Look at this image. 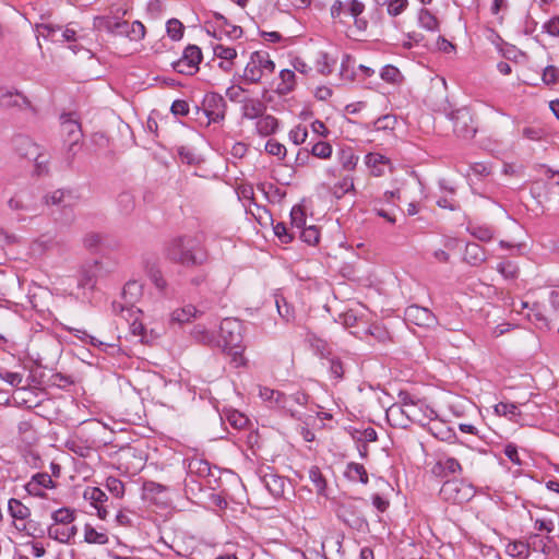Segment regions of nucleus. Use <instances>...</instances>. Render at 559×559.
<instances>
[{"mask_svg":"<svg viewBox=\"0 0 559 559\" xmlns=\"http://www.w3.org/2000/svg\"><path fill=\"white\" fill-rule=\"evenodd\" d=\"M433 436L439 438L442 441L453 442L455 439V432L451 428H443L442 425L433 426L430 428Z\"/></svg>","mask_w":559,"mask_h":559,"instance_id":"6e6d98bb","label":"nucleus"},{"mask_svg":"<svg viewBox=\"0 0 559 559\" xmlns=\"http://www.w3.org/2000/svg\"><path fill=\"white\" fill-rule=\"evenodd\" d=\"M275 305L278 316L287 323L293 322L296 318L295 309L289 305L283 296L275 297Z\"/></svg>","mask_w":559,"mask_h":559,"instance_id":"7c9ffc66","label":"nucleus"},{"mask_svg":"<svg viewBox=\"0 0 559 559\" xmlns=\"http://www.w3.org/2000/svg\"><path fill=\"white\" fill-rule=\"evenodd\" d=\"M454 133L462 139H472L476 133L473 116L467 108L457 109L450 115Z\"/></svg>","mask_w":559,"mask_h":559,"instance_id":"0eeeda50","label":"nucleus"},{"mask_svg":"<svg viewBox=\"0 0 559 559\" xmlns=\"http://www.w3.org/2000/svg\"><path fill=\"white\" fill-rule=\"evenodd\" d=\"M365 160L373 176H381L383 167L389 163V159L380 153H369L366 155Z\"/></svg>","mask_w":559,"mask_h":559,"instance_id":"bb28decb","label":"nucleus"},{"mask_svg":"<svg viewBox=\"0 0 559 559\" xmlns=\"http://www.w3.org/2000/svg\"><path fill=\"white\" fill-rule=\"evenodd\" d=\"M214 55L223 60H233L237 57V51L233 47L216 45L213 47Z\"/></svg>","mask_w":559,"mask_h":559,"instance_id":"4d7b16f0","label":"nucleus"},{"mask_svg":"<svg viewBox=\"0 0 559 559\" xmlns=\"http://www.w3.org/2000/svg\"><path fill=\"white\" fill-rule=\"evenodd\" d=\"M15 145L19 153L27 159H38L41 157L39 146L34 143L29 138L19 136L15 139Z\"/></svg>","mask_w":559,"mask_h":559,"instance_id":"a211bd4d","label":"nucleus"},{"mask_svg":"<svg viewBox=\"0 0 559 559\" xmlns=\"http://www.w3.org/2000/svg\"><path fill=\"white\" fill-rule=\"evenodd\" d=\"M507 552L512 557L527 559L530 557L528 539L526 542L514 540L509 543Z\"/></svg>","mask_w":559,"mask_h":559,"instance_id":"f704fd0d","label":"nucleus"},{"mask_svg":"<svg viewBox=\"0 0 559 559\" xmlns=\"http://www.w3.org/2000/svg\"><path fill=\"white\" fill-rule=\"evenodd\" d=\"M142 295L143 285L138 281H129L121 293L123 304L115 301L112 304L114 311L121 314L132 312L134 305L141 299Z\"/></svg>","mask_w":559,"mask_h":559,"instance_id":"423d86ee","label":"nucleus"},{"mask_svg":"<svg viewBox=\"0 0 559 559\" xmlns=\"http://www.w3.org/2000/svg\"><path fill=\"white\" fill-rule=\"evenodd\" d=\"M174 70L181 74H193L197 72L198 69H195L192 64L180 58L178 61L173 63Z\"/></svg>","mask_w":559,"mask_h":559,"instance_id":"338daca9","label":"nucleus"},{"mask_svg":"<svg viewBox=\"0 0 559 559\" xmlns=\"http://www.w3.org/2000/svg\"><path fill=\"white\" fill-rule=\"evenodd\" d=\"M203 110L206 117L209 118V122H219L224 120L226 114V102L224 97L217 93H207L204 96Z\"/></svg>","mask_w":559,"mask_h":559,"instance_id":"6e6552de","label":"nucleus"},{"mask_svg":"<svg viewBox=\"0 0 559 559\" xmlns=\"http://www.w3.org/2000/svg\"><path fill=\"white\" fill-rule=\"evenodd\" d=\"M62 133L66 136L64 143L67 144L66 159L70 166L74 159V156L80 150V143L82 140L81 126L76 120L67 118L61 123Z\"/></svg>","mask_w":559,"mask_h":559,"instance_id":"39448f33","label":"nucleus"},{"mask_svg":"<svg viewBox=\"0 0 559 559\" xmlns=\"http://www.w3.org/2000/svg\"><path fill=\"white\" fill-rule=\"evenodd\" d=\"M397 123V119L394 115H384L379 117L374 122V129L377 131L394 130Z\"/></svg>","mask_w":559,"mask_h":559,"instance_id":"c03bdc74","label":"nucleus"},{"mask_svg":"<svg viewBox=\"0 0 559 559\" xmlns=\"http://www.w3.org/2000/svg\"><path fill=\"white\" fill-rule=\"evenodd\" d=\"M166 257L186 267L202 265L207 259L206 252L199 241L190 236H181L170 240L166 247Z\"/></svg>","mask_w":559,"mask_h":559,"instance_id":"f257e3e1","label":"nucleus"},{"mask_svg":"<svg viewBox=\"0 0 559 559\" xmlns=\"http://www.w3.org/2000/svg\"><path fill=\"white\" fill-rule=\"evenodd\" d=\"M214 36L221 38V35H226L229 38L237 39L242 35V28L237 25H233L228 20L219 13H214Z\"/></svg>","mask_w":559,"mask_h":559,"instance_id":"4468645a","label":"nucleus"},{"mask_svg":"<svg viewBox=\"0 0 559 559\" xmlns=\"http://www.w3.org/2000/svg\"><path fill=\"white\" fill-rule=\"evenodd\" d=\"M106 487L116 498H122L124 495V484L116 477H108L106 479Z\"/></svg>","mask_w":559,"mask_h":559,"instance_id":"8fccbe9b","label":"nucleus"},{"mask_svg":"<svg viewBox=\"0 0 559 559\" xmlns=\"http://www.w3.org/2000/svg\"><path fill=\"white\" fill-rule=\"evenodd\" d=\"M0 107L4 109L16 108L20 110L34 109L31 102L23 93L5 87L0 88Z\"/></svg>","mask_w":559,"mask_h":559,"instance_id":"1a4fd4ad","label":"nucleus"},{"mask_svg":"<svg viewBox=\"0 0 559 559\" xmlns=\"http://www.w3.org/2000/svg\"><path fill=\"white\" fill-rule=\"evenodd\" d=\"M298 233L301 239L309 245H316L319 241V230L314 226L302 227Z\"/></svg>","mask_w":559,"mask_h":559,"instance_id":"603ef678","label":"nucleus"},{"mask_svg":"<svg viewBox=\"0 0 559 559\" xmlns=\"http://www.w3.org/2000/svg\"><path fill=\"white\" fill-rule=\"evenodd\" d=\"M266 106L259 99L246 98L242 100L241 114L246 119H259L263 116Z\"/></svg>","mask_w":559,"mask_h":559,"instance_id":"f3484780","label":"nucleus"},{"mask_svg":"<svg viewBox=\"0 0 559 559\" xmlns=\"http://www.w3.org/2000/svg\"><path fill=\"white\" fill-rule=\"evenodd\" d=\"M407 0H390L388 3V13L391 16H397L407 8Z\"/></svg>","mask_w":559,"mask_h":559,"instance_id":"e2e57ef3","label":"nucleus"},{"mask_svg":"<svg viewBox=\"0 0 559 559\" xmlns=\"http://www.w3.org/2000/svg\"><path fill=\"white\" fill-rule=\"evenodd\" d=\"M202 312L203 311L197 309L193 305H186L171 312L170 321L179 324L188 323L192 319L198 318Z\"/></svg>","mask_w":559,"mask_h":559,"instance_id":"aec40b11","label":"nucleus"},{"mask_svg":"<svg viewBox=\"0 0 559 559\" xmlns=\"http://www.w3.org/2000/svg\"><path fill=\"white\" fill-rule=\"evenodd\" d=\"M311 154L319 158H330L332 155V146L328 142H318L311 148Z\"/></svg>","mask_w":559,"mask_h":559,"instance_id":"864d4df0","label":"nucleus"},{"mask_svg":"<svg viewBox=\"0 0 559 559\" xmlns=\"http://www.w3.org/2000/svg\"><path fill=\"white\" fill-rule=\"evenodd\" d=\"M51 519L53 521L52 524L62 525V526H71L73 521L75 520V513L70 508H60L52 512Z\"/></svg>","mask_w":559,"mask_h":559,"instance_id":"2f4dec72","label":"nucleus"},{"mask_svg":"<svg viewBox=\"0 0 559 559\" xmlns=\"http://www.w3.org/2000/svg\"><path fill=\"white\" fill-rule=\"evenodd\" d=\"M116 14V16H98L95 19V26L104 29L110 34L116 35L118 29V24L120 20L118 19V15H124L127 13L126 9L117 8L115 11H111Z\"/></svg>","mask_w":559,"mask_h":559,"instance_id":"6ab92c4d","label":"nucleus"},{"mask_svg":"<svg viewBox=\"0 0 559 559\" xmlns=\"http://www.w3.org/2000/svg\"><path fill=\"white\" fill-rule=\"evenodd\" d=\"M145 36V27L140 21H134L129 26L128 38L130 40H140Z\"/></svg>","mask_w":559,"mask_h":559,"instance_id":"bf43d9fd","label":"nucleus"},{"mask_svg":"<svg viewBox=\"0 0 559 559\" xmlns=\"http://www.w3.org/2000/svg\"><path fill=\"white\" fill-rule=\"evenodd\" d=\"M527 538L530 552H543L545 556L551 555V546L549 545L552 542L551 537L547 536L544 538L538 534H531Z\"/></svg>","mask_w":559,"mask_h":559,"instance_id":"b1692460","label":"nucleus"},{"mask_svg":"<svg viewBox=\"0 0 559 559\" xmlns=\"http://www.w3.org/2000/svg\"><path fill=\"white\" fill-rule=\"evenodd\" d=\"M320 355H321L322 357H326V358H328L329 364H330V366H329V370H330L331 376H332L333 378H335L336 380H341V379H343V376H344V367H343L342 361H341L338 358H336V357H331V358H329V357H328L329 353H328V354H324L323 349H322V350H320Z\"/></svg>","mask_w":559,"mask_h":559,"instance_id":"37998d69","label":"nucleus"},{"mask_svg":"<svg viewBox=\"0 0 559 559\" xmlns=\"http://www.w3.org/2000/svg\"><path fill=\"white\" fill-rule=\"evenodd\" d=\"M380 76L383 81L392 84H397L402 81L403 76L400 70L391 64L384 66L381 69Z\"/></svg>","mask_w":559,"mask_h":559,"instance_id":"ea45409f","label":"nucleus"},{"mask_svg":"<svg viewBox=\"0 0 559 559\" xmlns=\"http://www.w3.org/2000/svg\"><path fill=\"white\" fill-rule=\"evenodd\" d=\"M221 338L223 342L224 350L233 357L236 367L245 364L242 356V325L238 320L224 319L221 323Z\"/></svg>","mask_w":559,"mask_h":559,"instance_id":"f03ea898","label":"nucleus"},{"mask_svg":"<svg viewBox=\"0 0 559 559\" xmlns=\"http://www.w3.org/2000/svg\"><path fill=\"white\" fill-rule=\"evenodd\" d=\"M193 337L204 344H209L212 342L213 336L210 332L205 330V328L198 325L192 331Z\"/></svg>","mask_w":559,"mask_h":559,"instance_id":"774afa93","label":"nucleus"},{"mask_svg":"<svg viewBox=\"0 0 559 559\" xmlns=\"http://www.w3.org/2000/svg\"><path fill=\"white\" fill-rule=\"evenodd\" d=\"M495 413L499 416H506L510 419L519 416L521 413L514 403L500 402L495 405Z\"/></svg>","mask_w":559,"mask_h":559,"instance_id":"a19ab883","label":"nucleus"},{"mask_svg":"<svg viewBox=\"0 0 559 559\" xmlns=\"http://www.w3.org/2000/svg\"><path fill=\"white\" fill-rule=\"evenodd\" d=\"M405 320L418 326H431L436 317L429 309L413 305L405 309Z\"/></svg>","mask_w":559,"mask_h":559,"instance_id":"f8f14e48","label":"nucleus"},{"mask_svg":"<svg viewBox=\"0 0 559 559\" xmlns=\"http://www.w3.org/2000/svg\"><path fill=\"white\" fill-rule=\"evenodd\" d=\"M542 79L547 85L556 84L559 81V69L554 66L546 67Z\"/></svg>","mask_w":559,"mask_h":559,"instance_id":"680f3d73","label":"nucleus"},{"mask_svg":"<svg viewBox=\"0 0 559 559\" xmlns=\"http://www.w3.org/2000/svg\"><path fill=\"white\" fill-rule=\"evenodd\" d=\"M309 479L313 484L319 495H324L326 481L318 466H311L309 469Z\"/></svg>","mask_w":559,"mask_h":559,"instance_id":"4c0bfd02","label":"nucleus"},{"mask_svg":"<svg viewBox=\"0 0 559 559\" xmlns=\"http://www.w3.org/2000/svg\"><path fill=\"white\" fill-rule=\"evenodd\" d=\"M278 128V120L271 115L261 116L257 123V132L262 136H267L276 132Z\"/></svg>","mask_w":559,"mask_h":559,"instance_id":"393cba45","label":"nucleus"},{"mask_svg":"<svg viewBox=\"0 0 559 559\" xmlns=\"http://www.w3.org/2000/svg\"><path fill=\"white\" fill-rule=\"evenodd\" d=\"M76 533H78V528L74 525L62 526V525L51 524L47 531L49 538L55 539L62 544L69 543L70 539L76 535Z\"/></svg>","mask_w":559,"mask_h":559,"instance_id":"dca6fc26","label":"nucleus"},{"mask_svg":"<svg viewBox=\"0 0 559 559\" xmlns=\"http://www.w3.org/2000/svg\"><path fill=\"white\" fill-rule=\"evenodd\" d=\"M274 70L275 63L271 60L269 52L254 51L243 70L242 79L250 84H257L265 73H273Z\"/></svg>","mask_w":559,"mask_h":559,"instance_id":"7ed1b4c3","label":"nucleus"},{"mask_svg":"<svg viewBox=\"0 0 559 559\" xmlns=\"http://www.w3.org/2000/svg\"><path fill=\"white\" fill-rule=\"evenodd\" d=\"M462 467L459 461L454 457L440 460L433 467V473L438 476L445 477L451 474L461 472Z\"/></svg>","mask_w":559,"mask_h":559,"instance_id":"5701e85b","label":"nucleus"},{"mask_svg":"<svg viewBox=\"0 0 559 559\" xmlns=\"http://www.w3.org/2000/svg\"><path fill=\"white\" fill-rule=\"evenodd\" d=\"M497 271L507 280H514L519 275V267L512 261L499 263L497 266Z\"/></svg>","mask_w":559,"mask_h":559,"instance_id":"a18cd8bd","label":"nucleus"},{"mask_svg":"<svg viewBox=\"0 0 559 559\" xmlns=\"http://www.w3.org/2000/svg\"><path fill=\"white\" fill-rule=\"evenodd\" d=\"M358 156H356L352 150H343L340 154V163L344 169L352 170L356 167Z\"/></svg>","mask_w":559,"mask_h":559,"instance_id":"3c124183","label":"nucleus"},{"mask_svg":"<svg viewBox=\"0 0 559 559\" xmlns=\"http://www.w3.org/2000/svg\"><path fill=\"white\" fill-rule=\"evenodd\" d=\"M167 34L174 40H179L183 35V25L177 19H171L166 25Z\"/></svg>","mask_w":559,"mask_h":559,"instance_id":"09e8293b","label":"nucleus"},{"mask_svg":"<svg viewBox=\"0 0 559 559\" xmlns=\"http://www.w3.org/2000/svg\"><path fill=\"white\" fill-rule=\"evenodd\" d=\"M181 58L192 64L195 69H199V63L202 60L201 49L195 45H189L185 49Z\"/></svg>","mask_w":559,"mask_h":559,"instance_id":"58836bf2","label":"nucleus"},{"mask_svg":"<svg viewBox=\"0 0 559 559\" xmlns=\"http://www.w3.org/2000/svg\"><path fill=\"white\" fill-rule=\"evenodd\" d=\"M467 231L480 241H490L493 238V229L487 225H474L469 224L467 226Z\"/></svg>","mask_w":559,"mask_h":559,"instance_id":"473e14b6","label":"nucleus"},{"mask_svg":"<svg viewBox=\"0 0 559 559\" xmlns=\"http://www.w3.org/2000/svg\"><path fill=\"white\" fill-rule=\"evenodd\" d=\"M259 396L271 406L292 411V405L288 404L287 395L281 391L273 390L267 386H260Z\"/></svg>","mask_w":559,"mask_h":559,"instance_id":"2eb2a0df","label":"nucleus"},{"mask_svg":"<svg viewBox=\"0 0 559 559\" xmlns=\"http://www.w3.org/2000/svg\"><path fill=\"white\" fill-rule=\"evenodd\" d=\"M84 540L88 544L105 545L109 538L105 532H98L92 525L86 524L84 527Z\"/></svg>","mask_w":559,"mask_h":559,"instance_id":"c9c22d12","label":"nucleus"},{"mask_svg":"<svg viewBox=\"0 0 559 559\" xmlns=\"http://www.w3.org/2000/svg\"><path fill=\"white\" fill-rule=\"evenodd\" d=\"M47 204L58 205L61 207H68L71 206L74 201L75 197L73 193L69 190H56L51 192L50 194L46 195L45 198Z\"/></svg>","mask_w":559,"mask_h":559,"instance_id":"412c9836","label":"nucleus"},{"mask_svg":"<svg viewBox=\"0 0 559 559\" xmlns=\"http://www.w3.org/2000/svg\"><path fill=\"white\" fill-rule=\"evenodd\" d=\"M226 420L231 427L238 430L245 428L249 421L246 415L235 409L228 411L226 413Z\"/></svg>","mask_w":559,"mask_h":559,"instance_id":"79ce46f5","label":"nucleus"},{"mask_svg":"<svg viewBox=\"0 0 559 559\" xmlns=\"http://www.w3.org/2000/svg\"><path fill=\"white\" fill-rule=\"evenodd\" d=\"M419 25L430 32L439 29V22L437 17L427 9H420L418 13Z\"/></svg>","mask_w":559,"mask_h":559,"instance_id":"e433bc0d","label":"nucleus"},{"mask_svg":"<svg viewBox=\"0 0 559 559\" xmlns=\"http://www.w3.org/2000/svg\"><path fill=\"white\" fill-rule=\"evenodd\" d=\"M56 487V483L52 480L51 476L47 473H36L31 479L25 484V490L31 496L46 497V490L52 489Z\"/></svg>","mask_w":559,"mask_h":559,"instance_id":"9d476101","label":"nucleus"},{"mask_svg":"<svg viewBox=\"0 0 559 559\" xmlns=\"http://www.w3.org/2000/svg\"><path fill=\"white\" fill-rule=\"evenodd\" d=\"M83 498L90 501L94 508L103 504L108 499L106 492L98 487H86L83 492Z\"/></svg>","mask_w":559,"mask_h":559,"instance_id":"72a5a7b5","label":"nucleus"},{"mask_svg":"<svg viewBox=\"0 0 559 559\" xmlns=\"http://www.w3.org/2000/svg\"><path fill=\"white\" fill-rule=\"evenodd\" d=\"M345 476L350 481H360L366 485L369 481L367 471L362 464L350 462L345 469Z\"/></svg>","mask_w":559,"mask_h":559,"instance_id":"a878e982","label":"nucleus"},{"mask_svg":"<svg viewBox=\"0 0 559 559\" xmlns=\"http://www.w3.org/2000/svg\"><path fill=\"white\" fill-rule=\"evenodd\" d=\"M296 86V74L294 70L284 69L280 72V83L276 87L278 95H287L294 91Z\"/></svg>","mask_w":559,"mask_h":559,"instance_id":"4be33fe9","label":"nucleus"},{"mask_svg":"<svg viewBox=\"0 0 559 559\" xmlns=\"http://www.w3.org/2000/svg\"><path fill=\"white\" fill-rule=\"evenodd\" d=\"M465 260L472 265H478L486 261L484 249L477 243H467L465 249Z\"/></svg>","mask_w":559,"mask_h":559,"instance_id":"cd10ccee","label":"nucleus"},{"mask_svg":"<svg viewBox=\"0 0 559 559\" xmlns=\"http://www.w3.org/2000/svg\"><path fill=\"white\" fill-rule=\"evenodd\" d=\"M265 151L273 156L283 158L286 155V148L283 144L275 140H269L265 144Z\"/></svg>","mask_w":559,"mask_h":559,"instance_id":"052dcab7","label":"nucleus"},{"mask_svg":"<svg viewBox=\"0 0 559 559\" xmlns=\"http://www.w3.org/2000/svg\"><path fill=\"white\" fill-rule=\"evenodd\" d=\"M365 11V4L359 0H348L346 2V12L353 16L357 17Z\"/></svg>","mask_w":559,"mask_h":559,"instance_id":"0e129e2a","label":"nucleus"},{"mask_svg":"<svg viewBox=\"0 0 559 559\" xmlns=\"http://www.w3.org/2000/svg\"><path fill=\"white\" fill-rule=\"evenodd\" d=\"M308 136V130L305 126L298 124L289 132V139L294 144L298 145L306 141Z\"/></svg>","mask_w":559,"mask_h":559,"instance_id":"13d9d810","label":"nucleus"},{"mask_svg":"<svg viewBox=\"0 0 559 559\" xmlns=\"http://www.w3.org/2000/svg\"><path fill=\"white\" fill-rule=\"evenodd\" d=\"M274 234L281 239L282 242L288 243L295 236V230H288L287 226L284 223H277L273 227Z\"/></svg>","mask_w":559,"mask_h":559,"instance_id":"5fc2aeb1","label":"nucleus"},{"mask_svg":"<svg viewBox=\"0 0 559 559\" xmlns=\"http://www.w3.org/2000/svg\"><path fill=\"white\" fill-rule=\"evenodd\" d=\"M8 509L10 515L15 520L24 521L31 515L29 508L15 498L9 500Z\"/></svg>","mask_w":559,"mask_h":559,"instance_id":"c756f323","label":"nucleus"},{"mask_svg":"<svg viewBox=\"0 0 559 559\" xmlns=\"http://www.w3.org/2000/svg\"><path fill=\"white\" fill-rule=\"evenodd\" d=\"M102 271V265L97 261L84 265L80 272L78 286L82 289L93 290L97 284Z\"/></svg>","mask_w":559,"mask_h":559,"instance_id":"ddd939ff","label":"nucleus"},{"mask_svg":"<svg viewBox=\"0 0 559 559\" xmlns=\"http://www.w3.org/2000/svg\"><path fill=\"white\" fill-rule=\"evenodd\" d=\"M292 229H301L306 224V214L301 206H294L290 211Z\"/></svg>","mask_w":559,"mask_h":559,"instance_id":"de8ad7c7","label":"nucleus"},{"mask_svg":"<svg viewBox=\"0 0 559 559\" xmlns=\"http://www.w3.org/2000/svg\"><path fill=\"white\" fill-rule=\"evenodd\" d=\"M152 282L155 287L165 296H168L167 290V281L164 278L163 274L159 271H155L151 275Z\"/></svg>","mask_w":559,"mask_h":559,"instance_id":"69168bd1","label":"nucleus"},{"mask_svg":"<svg viewBox=\"0 0 559 559\" xmlns=\"http://www.w3.org/2000/svg\"><path fill=\"white\" fill-rule=\"evenodd\" d=\"M259 473L261 481L273 497H281L284 493V477L276 474L270 466L261 468Z\"/></svg>","mask_w":559,"mask_h":559,"instance_id":"9b49d317","label":"nucleus"},{"mask_svg":"<svg viewBox=\"0 0 559 559\" xmlns=\"http://www.w3.org/2000/svg\"><path fill=\"white\" fill-rule=\"evenodd\" d=\"M475 495L474 487L462 479H450L443 483L440 489V497L451 503H464Z\"/></svg>","mask_w":559,"mask_h":559,"instance_id":"20e7f679","label":"nucleus"},{"mask_svg":"<svg viewBox=\"0 0 559 559\" xmlns=\"http://www.w3.org/2000/svg\"><path fill=\"white\" fill-rule=\"evenodd\" d=\"M210 464L201 459H193L188 465V476L191 481H194L193 476L206 477L210 475Z\"/></svg>","mask_w":559,"mask_h":559,"instance_id":"c85d7f7f","label":"nucleus"},{"mask_svg":"<svg viewBox=\"0 0 559 559\" xmlns=\"http://www.w3.org/2000/svg\"><path fill=\"white\" fill-rule=\"evenodd\" d=\"M335 61L330 59L325 52H320L317 58V70L324 75L330 74L333 71Z\"/></svg>","mask_w":559,"mask_h":559,"instance_id":"49530a36","label":"nucleus"}]
</instances>
